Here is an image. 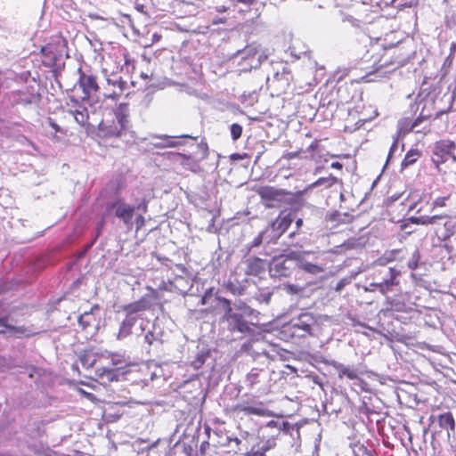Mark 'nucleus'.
Listing matches in <instances>:
<instances>
[{"label": "nucleus", "instance_id": "nucleus-50", "mask_svg": "<svg viewBox=\"0 0 456 456\" xmlns=\"http://www.w3.org/2000/svg\"><path fill=\"white\" fill-rule=\"evenodd\" d=\"M47 122L55 132H62L60 126L57 125L51 118H48Z\"/></svg>", "mask_w": 456, "mask_h": 456}, {"label": "nucleus", "instance_id": "nucleus-7", "mask_svg": "<svg viewBox=\"0 0 456 456\" xmlns=\"http://www.w3.org/2000/svg\"><path fill=\"white\" fill-rule=\"evenodd\" d=\"M264 205L266 208H278L286 201L289 193L282 189H277L273 186H264L257 191Z\"/></svg>", "mask_w": 456, "mask_h": 456}, {"label": "nucleus", "instance_id": "nucleus-44", "mask_svg": "<svg viewBox=\"0 0 456 456\" xmlns=\"http://www.w3.org/2000/svg\"><path fill=\"white\" fill-rule=\"evenodd\" d=\"M449 197H439V198H436L433 203H432V207L433 208H437V207H444L445 206V201L448 200Z\"/></svg>", "mask_w": 456, "mask_h": 456}, {"label": "nucleus", "instance_id": "nucleus-22", "mask_svg": "<svg viewBox=\"0 0 456 456\" xmlns=\"http://www.w3.org/2000/svg\"><path fill=\"white\" fill-rule=\"evenodd\" d=\"M245 263L246 273L249 275H259L267 266L266 261L258 257H249Z\"/></svg>", "mask_w": 456, "mask_h": 456}, {"label": "nucleus", "instance_id": "nucleus-40", "mask_svg": "<svg viewBox=\"0 0 456 456\" xmlns=\"http://www.w3.org/2000/svg\"><path fill=\"white\" fill-rule=\"evenodd\" d=\"M241 134L242 126L240 125L234 123L231 126V135L232 140H238L241 136Z\"/></svg>", "mask_w": 456, "mask_h": 456}, {"label": "nucleus", "instance_id": "nucleus-23", "mask_svg": "<svg viewBox=\"0 0 456 456\" xmlns=\"http://www.w3.org/2000/svg\"><path fill=\"white\" fill-rule=\"evenodd\" d=\"M448 217L449 216L447 215L419 216H411L409 221L413 224L436 225L441 224V221Z\"/></svg>", "mask_w": 456, "mask_h": 456}, {"label": "nucleus", "instance_id": "nucleus-11", "mask_svg": "<svg viewBox=\"0 0 456 456\" xmlns=\"http://www.w3.org/2000/svg\"><path fill=\"white\" fill-rule=\"evenodd\" d=\"M400 274V271L389 267L384 271L382 281L371 282L370 286H376L382 295L387 296L389 292H393L395 288L399 285L398 277Z\"/></svg>", "mask_w": 456, "mask_h": 456}, {"label": "nucleus", "instance_id": "nucleus-15", "mask_svg": "<svg viewBox=\"0 0 456 456\" xmlns=\"http://www.w3.org/2000/svg\"><path fill=\"white\" fill-rule=\"evenodd\" d=\"M126 82L121 78L118 79H107V85L103 87L102 101L110 99L118 101L124 94Z\"/></svg>", "mask_w": 456, "mask_h": 456}, {"label": "nucleus", "instance_id": "nucleus-59", "mask_svg": "<svg viewBox=\"0 0 456 456\" xmlns=\"http://www.w3.org/2000/svg\"><path fill=\"white\" fill-rule=\"evenodd\" d=\"M303 224V220L302 219H297V222H296V224H297V227H300Z\"/></svg>", "mask_w": 456, "mask_h": 456}, {"label": "nucleus", "instance_id": "nucleus-38", "mask_svg": "<svg viewBox=\"0 0 456 456\" xmlns=\"http://www.w3.org/2000/svg\"><path fill=\"white\" fill-rule=\"evenodd\" d=\"M420 157V152L418 150H411L409 151L403 160L402 161V167L405 168L412 164H414L418 159Z\"/></svg>", "mask_w": 456, "mask_h": 456}, {"label": "nucleus", "instance_id": "nucleus-24", "mask_svg": "<svg viewBox=\"0 0 456 456\" xmlns=\"http://www.w3.org/2000/svg\"><path fill=\"white\" fill-rule=\"evenodd\" d=\"M113 208H115V214L118 217L121 218L125 223H128L132 220L134 208L126 205L121 201H118L113 204Z\"/></svg>", "mask_w": 456, "mask_h": 456}, {"label": "nucleus", "instance_id": "nucleus-18", "mask_svg": "<svg viewBox=\"0 0 456 456\" xmlns=\"http://www.w3.org/2000/svg\"><path fill=\"white\" fill-rule=\"evenodd\" d=\"M408 297L407 294H400L395 297L387 296L386 303L393 311L407 313L412 310V305Z\"/></svg>", "mask_w": 456, "mask_h": 456}, {"label": "nucleus", "instance_id": "nucleus-49", "mask_svg": "<svg viewBox=\"0 0 456 456\" xmlns=\"http://www.w3.org/2000/svg\"><path fill=\"white\" fill-rule=\"evenodd\" d=\"M348 283V280L347 279H342L340 280L337 284H336V287H335V290L336 291H341L343 289V288Z\"/></svg>", "mask_w": 456, "mask_h": 456}, {"label": "nucleus", "instance_id": "nucleus-51", "mask_svg": "<svg viewBox=\"0 0 456 456\" xmlns=\"http://www.w3.org/2000/svg\"><path fill=\"white\" fill-rule=\"evenodd\" d=\"M355 380L357 381V382L355 383V385L359 386V387H360V388H361L362 391H366V390H367V388H366V387H367V382H366V381H364L363 379H360L359 377H358V379H356Z\"/></svg>", "mask_w": 456, "mask_h": 456}, {"label": "nucleus", "instance_id": "nucleus-47", "mask_svg": "<svg viewBox=\"0 0 456 456\" xmlns=\"http://www.w3.org/2000/svg\"><path fill=\"white\" fill-rule=\"evenodd\" d=\"M285 289L287 290L288 293H290V294H297L300 290L299 288L294 284L286 285Z\"/></svg>", "mask_w": 456, "mask_h": 456}, {"label": "nucleus", "instance_id": "nucleus-56", "mask_svg": "<svg viewBox=\"0 0 456 456\" xmlns=\"http://www.w3.org/2000/svg\"><path fill=\"white\" fill-rule=\"evenodd\" d=\"M317 145L318 143L316 141L313 142L309 146V150L314 151L317 147Z\"/></svg>", "mask_w": 456, "mask_h": 456}, {"label": "nucleus", "instance_id": "nucleus-55", "mask_svg": "<svg viewBox=\"0 0 456 456\" xmlns=\"http://www.w3.org/2000/svg\"><path fill=\"white\" fill-rule=\"evenodd\" d=\"M394 254H395V251H392L388 254V256H386V260L387 261H392L394 259Z\"/></svg>", "mask_w": 456, "mask_h": 456}, {"label": "nucleus", "instance_id": "nucleus-26", "mask_svg": "<svg viewBox=\"0 0 456 456\" xmlns=\"http://www.w3.org/2000/svg\"><path fill=\"white\" fill-rule=\"evenodd\" d=\"M211 356L210 350L205 346L198 347L195 354L193 355V359L191 361V366L194 370L200 369L204 363L208 360Z\"/></svg>", "mask_w": 456, "mask_h": 456}, {"label": "nucleus", "instance_id": "nucleus-60", "mask_svg": "<svg viewBox=\"0 0 456 456\" xmlns=\"http://www.w3.org/2000/svg\"><path fill=\"white\" fill-rule=\"evenodd\" d=\"M82 392L86 395V397H87V398H89V399H93L94 395H93L92 394H90V393H86L85 391H82Z\"/></svg>", "mask_w": 456, "mask_h": 456}, {"label": "nucleus", "instance_id": "nucleus-29", "mask_svg": "<svg viewBox=\"0 0 456 456\" xmlns=\"http://www.w3.org/2000/svg\"><path fill=\"white\" fill-rule=\"evenodd\" d=\"M436 420L438 422L439 427L442 429H444L448 433V436H450V432L454 431L455 428V421L452 414L450 411L439 414L436 417Z\"/></svg>", "mask_w": 456, "mask_h": 456}, {"label": "nucleus", "instance_id": "nucleus-25", "mask_svg": "<svg viewBox=\"0 0 456 456\" xmlns=\"http://www.w3.org/2000/svg\"><path fill=\"white\" fill-rule=\"evenodd\" d=\"M421 120V118H416L413 122L411 118H408L399 120L397 125V132L395 134H397L398 137H403L409 132L413 131L419 126Z\"/></svg>", "mask_w": 456, "mask_h": 456}, {"label": "nucleus", "instance_id": "nucleus-36", "mask_svg": "<svg viewBox=\"0 0 456 456\" xmlns=\"http://www.w3.org/2000/svg\"><path fill=\"white\" fill-rule=\"evenodd\" d=\"M338 179L333 175H329L327 177H321L318 180H316L314 183H313L310 187L315 188L319 186H324L325 188H330L333 184L337 183Z\"/></svg>", "mask_w": 456, "mask_h": 456}, {"label": "nucleus", "instance_id": "nucleus-19", "mask_svg": "<svg viewBox=\"0 0 456 456\" xmlns=\"http://www.w3.org/2000/svg\"><path fill=\"white\" fill-rule=\"evenodd\" d=\"M168 159L175 164L183 166L185 169L197 172L199 169V162L191 155H185L178 152H167Z\"/></svg>", "mask_w": 456, "mask_h": 456}, {"label": "nucleus", "instance_id": "nucleus-12", "mask_svg": "<svg viewBox=\"0 0 456 456\" xmlns=\"http://www.w3.org/2000/svg\"><path fill=\"white\" fill-rule=\"evenodd\" d=\"M455 148V143L449 140H442L436 143L434 153L432 157L433 163L439 167V165L444 163L452 157L454 160L456 158L452 156V151Z\"/></svg>", "mask_w": 456, "mask_h": 456}, {"label": "nucleus", "instance_id": "nucleus-45", "mask_svg": "<svg viewBox=\"0 0 456 456\" xmlns=\"http://www.w3.org/2000/svg\"><path fill=\"white\" fill-rule=\"evenodd\" d=\"M401 137H398L397 134H395L394 136V142L390 147V150H389V153H388V159L391 158L392 154L397 150L398 148V142H399V139Z\"/></svg>", "mask_w": 456, "mask_h": 456}, {"label": "nucleus", "instance_id": "nucleus-21", "mask_svg": "<svg viewBox=\"0 0 456 456\" xmlns=\"http://www.w3.org/2000/svg\"><path fill=\"white\" fill-rule=\"evenodd\" d=\"M233 11L244 13L249 12L251 9L256 8L257 5L265 6V3L259 0H231Z\"/></svg>", "mask_w": 456, "mask_h": 456}, {"label": "nucleus", "instance_id": "nucleus-43", "mask_svg": "<svg viewBox=\"0 0 456 456\" xmlns=\"http://www.w3.org/2000/svg\"><path fill=\"white\" fill-rule=\"evenodd\" d=\"M273 293L270 292V291H265V292H261L258 297H257V299L260 301V302H263V303H265V304H268L270 302V299H271V297H272Z\"/></svg>", "mask_w": 456, "mask_h": 456}, {"label": "nucleus", "instance_id": "nucleus-58", "mask_svg": "<svg viewBox=\"0 0 456 456\" xmlns=\"http://www.w3.org/2000/svg\"><path fill=\"white\" fill-rule=\"evenodd\" d=\"M231 441L235 442V444H236L237 445H239V444L241 443V440H240V438H238V437H235V438H233V439H231Z\"/></svg>", "mask_w": 456, "mask_h": 456}, {"label": "nucleus", "instance_id": "nucleus-31", "mask_svg": "<svg viewBox=\"0 0 456 456\" xmlns=\"http://www.w3.org/2000/svg\"><path fill=\"white\" fill-rule=\"evenodd\" d=\"M421 201V194L419 192H412L408 195L405 199L403 205L408 208V211H413L416 209L417 213H419L421 208H417L419 203Z\"/></svg>", "mask_w": 456, "mask_h": 456}, {"label": "nucleus", "instance_id": "nucleus-8", "mask_svg": "<svg viewBox=\"0 0 456 456\" xmlns=\"http://www.w3.org/2000/svg\"><path fill=\"white\" fill-rule=\"evenodd\" d=\"M79 86L82 88L83 101H100V86L97 77L92 74L82 73L78 79Z\"/></svg>", "mask_w": 456, "mask_h": 456}, {"label": "nucleus", "instance_id": "nucleus-57", "mask_svg": "<svg viewBox=\"0 0 456 456\" xmlns=\"http://www.w3.org/2000/svg\"><path fill=\"white\" fill-rule=\"evenodd\" d=\"M376 289H378V288L376 286L370 285L368 288H365L366 291H375Z\"/></svg>", "mask_w": 456, "mask_h": 456}, {"label": "nucleus", "instance_id": "nucleus-1", "mask_svg": "<svg viewBox=\"0 0 456 456\" xmlns=\"http://www.w3.org/2000/svg\"><path fill=\"white\" fill-rule=\"evenodd\" d=\"M122 363L121 356L108 351L97 352V369L95 377L102 382L110 383L118 380L115 368Z\"/></svg>", "mask_w": 456, "mask_h": 456}, {"label": "nucleus", "instance_id": "nucleus-63", "mask_svg": "<svg viewBox=\"0 0 456 456\" xmlns=\"http://www.w3.org/2000/svg\"><path fill=\"white\" fill-rule=\"evenodd\" d=\"M391 199L392 200H397L399 199V196H392Z\"/></svg>", "mask_w": 456, "mask_h": 456}, {"label": "nucleus", "instance_id": "nucleus-42", "mask_svg": "<svg viewBox=\"0 0 456 456\" xmlns=\"http://www.w3.org/2000/svg\"><path fill=\"white\" fill-rule=\"evenodd\" d=\"M156 261L158 262L159 266H157V269H161V272L164 271V267L168 266V263H170V260L167 257H159V256H156Z\"/></svg>", "mask_w": 456, "mask_h": 456}, {"label": "nucleus", "instance_id": "nucleus-35", "mask_svg": "<svg viewBox=\"0 0 456 456\" xmlns=\"http://www.w3.org/2000/svg\"><path fill=\"white\" fill-rule=\"evenodd\" d=\"M258 354H263L266 358L270 360H277L282 356V354L280 352V349L273 345H269L265 348H262L260 352H257Z\"/></svg>", "mask_w": 456, "mask_h": 456}, {"label": "nucleus", "instance_id": "nucleus-61", "mask_svg": "<svg viewBox=\"0 0 456 456\" xmlns=\"http://www.w3.org/2000/svg\"><path fill=\"white\" fill-rule=\"evenodd\" d=\"M227 9L224 6L218 8V12H225Z\"/></svg>", "mask_w": 456, "mask_h": 456}, {"label": "nucleus", "instance_id": "nucleus-2", "mask_svg": "<svg viewBox=\"0 0 456 456\" xmlns=\"http://www.w3.org/2000/svg\"><path fill=\"white\" fill-rule=\"evenodd\" d=\"M233 61L240 65V71H250L258 68L267 59V54L256 44L247 45L244 49L237 51L233 55Z\"/></svg>", "mask_w": 456, "mask_h": 456}, {"label": "nucleus", "instance_id": "nucleus-62", "mask_svg": "<svg viewBox=\"0 0 456 456\" xmlns=\"http://www.w3.org/2000/svg\"><path fill=\"white\" fill-rule=\"evenodd\" d=\"M144 340L149 342V343H151V341L150 340L148 336H144Z\"/></svg>", "mask_w": 456, "mask_h": 456}, {"label": "nucleus", "instance_id": "nucleus-4", "mask_svg": "<svg viewBox=\"0 0 456 456\" xmlns=\"http://www.w3.org/2000/svg\"><path fill=\"white\" fill-rule=\"evenodd\" d=\"M67 45L68 42L61 33L52 36L48 43L40 49L44 56L42 64L48 68L55 66L67 49Z\"/></svg>", "mask_w": 456, "mask_h": 456}, {"label": "nucleus", "instance_id": "nucleus-64", "mask_svg": "<svg viewBox=\"0 0 456 456\" xmlns=\"http://www.w3.org/2000/svg\"><path fill=\"white\" fill-rule=\"evenodd\" d=\"M273 424H274V421H273V420H271V421L268 423V425H269V426H271V425H273Z\"/></svg>", "mask_w": 456, "mask_h": 456}, {"label": "nucleus", "instance_id": "nucleus-48", "mask_svg": "<svg viewBox=\"0 0 456 456\" xmlns=\"http://www.w3.org/2000/svg\"><path fill=\"white\" fill-rule=\"evenodd\" d=\"M133 312L134 311H130L129 315H127L126 318L125 319V321L123 322H127L128 328H131L134 324V322L136 320L135 317L132 316Z\"/></svg>", "mask_w": 456, "mask_h": 456}, {"label": "nucleus", "instance_id": "nucleus-16", "mask_svg": "<svg viewBox=\"0 0 456 456\" xmlns=\"http://www.w3.org/2000/svg\"><path fill=\"white\" fill-rule=\"evenodd\" d=\"M184 137L188 136L186 134H183L180 136L161 135L144 137V143H146L147 146L151 145L156 148L177 147L182 145V141L179 139Z\"/></svg>", "mask_w": 456, "mask_h": 456}, {"label": "nucleus", "instance_id": "nucleus-46", "mask_svg": "<svg viewBox=\"0 0 456 456\" xmlns=\"http://www.w3.org/2000/svg\"><path fill=\"white\" fill-rule=\"evenodd\" d=\"M130 329L127 327V322H122L121 327L119 329L118 337H126L129 334Z\"/></svg>", "mask_w": 456, "mask_h": 456}, {"label": "nucleus", "instance_id": "nucleus-13", "mask_svg": "<svg viewBox=\"0 0 456 456\" xmlns=\"http://www.w3.org/2000/svg\"><path fill=\"white\" fill-rule=\"evenodd\" d=\"M292 222L290 213L281 211L275 220L273 221L271 225L267 227L272 235L269 241H276L281 234L288 229Z\"/></svg>", "mask_w": 456, "mask_h": 456}, {"label": "nucleus", "instance_id": "nucleus-14", "mask_svg": "<svg viewBox=\"0 0 456 456\" xmlns=\"http://www.w3.org/2000/svg\"><path fill=\"white\" fill-rule=\"evenodd\" d=\"M292 255L296 261V265L303 272L314 276H317L324 272L323 266L307 259V256L314 255L313 253L305 251L300 254L293 253Z\"/></svg>", "mask_w": 456, "mask_h": 456}, {"label": "nucleus", "instance_id": "nucleus-53", "mask_svg": "<svg viewBox=\"0 0 456 456\" xmlns=\"http://www.w3.org/2000/svg\"><path fill=\"white\" fill-rule=\"evenodd\" d=\"M330 167H331L332 168L341 169L343 166H342V164H341V163H339V162H332V163H331V165H330Z\"/></svg>", "mask_w": 456, "mask_h": 456}, {"label": "nucleus", "instance_id": "nucleus-41", "mask_svg": "<svg viewBox=\"0 0 456 456\" xmlns=\"http://www.w3.org/2000/svg\"><path fill=\"white\" fill-rule=\"evenodd\" d=\"M275 77H277V79H281L282 78L285 81L289 82L291 79V74H290V71H289V68L283 67L281 73L277 71L275 73Z\"/></svg>", "mask_w": 456, "mask_h": 456}, {"label": "nucleus", "instance_id": "nucleus-33", "mask_svg": "<svg viewBox=\"0 0 456 456\" xmlns=\"http://www.w3.org/2000/svg\"><path fill=\"white\" fill-rule=\"evenodd\" d=\"M276 445L275 440L273 438L267 439L266 441L263 442L257 448V450L254 451L252 450L248 456H256V454H260L263 456H266L265 452L273 448H274Z\"/></svg>", "mask_w": 456, "mask_h": 456}, {"label": "nucleus", "instance_id": "nucleus-39", "mask_svg": "<svg viewBox=\"0 0 456 456\" xmlns=\"http://www.w3.org/2000/svg\"><path fill=\"white\" fill-rule=\"evenodd\" d=\"M420 258V254L418 249L414 250V252L411 255V259L408 261V267L411 270H415L419 265V261Z\"/></svg>", "mask_w": 456, "mask_h": 456}, {"label": "nucleus", "instance_id": "nucleus-5", "mask_svg": "<svg viewBox=\"0 0 456 456\" xmlns=\"http://www.w3.org/2000/svg\"><path fill=\"white\" fill-rule=\"evenodd\" d=\"M316 324V319L313 314L305 312L293 317L289 322L284 326L285 332H289L291 337L305 338L312 335L313 328Z\"/></svg>", "mask_w": 456, "mask_h": 456}, {"label": "nucleus", "instance_id": "nucleus-28", "mask_svg": "<svg viewBox=\"0 0 456 456\" xmlns=\"http://www.w3.org/2000/svg\"><path fill=\"white\" fill-rule=\"evenodd\" d=\"M331 366L337 370L339 379H343L344 377L352 380L358 379L356 370L350 366H346L336 361L331 362Z\"/></svg>", "mask_w": 456, "mask_h": 456}, {"label": "nucleus", "instance_id": "nucleus-3", "mask_svg": "<svg viewBox=\"0 0 456 456\" xmlns=\"http://www.w3.org/2000/svg\"><path fill=\"white\" fill-rule=\"evenodd\" d=\"M224 311V319L228 322V328L232 331H238L240 333H247L251 330L250 325L244 319L245 314H248L249 309L247 306L235 309L231 306L228 299L222 297L219 298Z\"/></svg>", "mask_w": 456, "mask_h": 456}, {"label": "nucleus", "instance_id": "nucleus-10", "mask_svg": "<svg viewBox=\"0 0 456 456\" xmlns=\"http://www.w3.org/2000/svg\"><path fill=\"white\" fill-rule=\"evenodd\" d=\"M233 415L240 417L242 415H256L260 417H269L271 411L265 406L262 402H240L231 408Z\"/></svg>", "mask_w": 456, "mask_h": 456}, {"label": "nucleus", "instance_id": "nucleus-30", "mask_svg": "<svg viewBox=\"0 0 456 456\" xmlns=\"http://www.w3.org/2000/svg\"><path fill=\"white\" fill-rule=\"evenodd\" d=\"M25 329L22 327H16L9 323V316L0 317V333L12 332L14 334L24 333Z\"/></svg>", "mask_w": 456, "mask_h": 456}, {"label": "nucleus", "instance_id": "nucleus-9", "mask_svg": "<svg viewBox=\"0 0 456 456\" xmlns=\"http://www.w3.org/2000/svg\"><path fill=\"white\" fill-rule=\"evenodd\" d=\"M291 253L288 256L274 257L268 265L271 276L276 278L289 277L295 267L294 256Z\"/></svg>", "mask_w": 456, "mask_h": 456}, {"label": "nucleus", "instance_id": "nucleus-54", "mask_svg": "<svg viewBox=\"0 0 456 456\" xmlns=\"http://www.w3.org/2000/svg\"><path fill=\"white\" fill-rule=\"evenodd\" d=\"M456 52V43L452 42L450 46V55L454 54Z\"/></svg>", "mask_w": 456, "mask_h": 456}, {"label": "nucleus", "instance_id": "nucleus-6", "mask_svg": "<svg viewBox=\"0 0 456 456\" xmlns=\"http://www.w3.org/2000/svg\"><path fill=\"white\" fill-rule=\"evenodd\" d=\"M129 109L127 103H120L115 111L116 122L109 125L108 122L102 120L99 124V129L105 136H119L123 130L127 127Z\"/></svg>", "mask_w": 456, "mask_h": 456}, {"label": "nucleus", "instance_id": "nucleus-34", "mask_svg": "<svg viewBox=\"0 0 456 456\" xmlns=\"http://www.w3.org/2000/svg\"><path fill=\"white\" fill-rule=\"evenodd\" d=\"M392 50L393 48L390 47L388 50H385V53L380 58H375L373 61V66L377 70L388 65L395 64V62L392 61L391 56L389 54V52Z\"/></svg>", "mask_w": 456, "mask_h": 456}, {"label": "nucleus", "instance_id": "nucleus-32", "mask_svg": "<svg viewBox=\"0 0 456 456\" xmlns=\"http://www.w3.org/2000/svg\"><path fill=\"white\" fill-rule=\"evenodd\" d=\"M69 113L79 125L86 126L88 124L89 115L86 107H80L77 110H69Z\"/></svg>", "mask_w": 456, "mask_h": 456}, {"label": "nucleus", "instance_id": "nucleus-20", "mask_svg": "<svg viewBox=\"0 0 456 456\" xmlns=\"http://www.w3.org/2000/svg\"><path fill=\"white\" fill-rule=\"evenodd\" d=\"M99 305L91 307L90 311L83 313L78 318V324L83 330H92L97 328L98 319L95 312H99Z\"/></svg>", "mask_w": 456, "mask_h": 456}, {"label": "nucleus", "instance_id": "nucleus-37", "mask_svg": "<svg viewBox=\"0 0 456 456\" xmlns=\"http://www.w3.org/2000/svg\"><path fill=\"white\" fill-rule=\"evenodd\" d=\"M272 235L269 232V229H265V231L258 233L257 236L254 238V240L249 244V248L259 247L264 240H265L268 243H271L272 241H269V239Z\"/></svg>", "mask_w": 456, "mask_h": 456}, {"label": "nucleus", "instance_id": "nucleus-52", "mask_svg": "<svg viewBox=\"0 0 456 456\" xmlns=\"http://www.w3.org/2000/svg\"><path fill=\"white\" fill-rule=\"evenodd\" d=\"M298 156V152H288L287 154L284 155V158H286L287 159H295Z\"/></svg>", "mask_w": 456, "mask_h": 456}, {"label": "nucleus", "instance_id": "nucleus-17", "mask_svg": "<svg viewBox=\"0 0 456 456\" xmlns=\"http://www.w3.org/2000/svg\"><path fill=\"white\" fill-rule=\"evenodd\" d=\"M267 378L266 371L259 369H252L246 376V385L250 389L264 394L266 392V389L262 387L261 384L266 381Z\"/></svg>", "mask_w": 456, "mask_h": 456}, {"label": "nucleus", "instance_id": "nucleus-27", "mask_svg": "<svg viewBox=\"0 0 456 456\" xmlns=\"http://www.w3.org/2000/svg\"><path fill=\"white\" fill-rule=\"evenodd\" d=\"M79 360L81 364L86 368L94 369V371L97 369V352H94L92 349H86L82 352V354L79 356Z\"/></svg>", "mask_w": 456, "mask_h": 456}]
</instances>
